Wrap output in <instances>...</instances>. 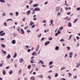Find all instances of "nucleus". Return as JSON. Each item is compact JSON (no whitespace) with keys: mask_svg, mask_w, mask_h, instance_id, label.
<instances>
[{"mask_svg":"<svg viewBox=\"0 0 80 80\" xmlns=\"http://www.w3.org/2000/svg\"><path fill=\"white\" fill-rule=\"evenodd\" d=\"M2 73L3 75H6V71L3 70H2Z\"/></svg>","mask_w":80,"mask_h":80,"instance_id":"obj_8","label":"nucleus"},{"mask_svg":"<svg viewBox=\"0 0 80 80\" xmlns=\"http://www.w3.org/2000/svg\"><path fill=\"white\" fill-rule=\"evenodd\" d=\"M37 77H38L40 78H43V75L42 74L40 75H38Z\"/></svg>","mask_w":80,"mask_h":80,"instance_id":"obj_13","label":"nucleus"},{"mask_svg":"<svg viewBox=\"0 0 80 80\" xmlns=\"http://www.w3.org/2000/svg\"><path fill=\"white\" fill-rule=\"evenodd\" d=\"M68 74L69 75V77H72V74H71L70 73L68 72Z\"/></svg>","mask_w":80,"mask_h":80,"instance_id":"obj_31","label":"nucleus"},{"mask_svg":"<svg viewBox=\"0 0 80 80\" xmlns=\"http://www.w3.org/2000/svg\"><path fill=\"white\" fill-rule=\"evenodd\" d=\"M21 72H22V70L20 69L18 72V74H20L21 73Z\"/></svg>","mask_w":80,"mask_h":80,"instance_id":"obj_33","label":"nucleus"},{"mask_svg":"<svg viewBox=\"0 0 80 80\" xmlns=\"http://www.w3.org/2000/svg\"><path fill=\"white\" fill-rule=\"evenodd\" d=\"M50 22L51 23V24L53 23V20H50Z\"/></svg>","mask_w":80,"mask_h":80,"instance_id":"obj_47","label":"nucleus"},{"mask_svg":"<svg viewBox=\"0 0 80 80\" xmlns=\"http://www.w3.org/2000/svg\"><path fill=\"white\" fill-rule=\"evenodd\" d=\"M38 4H35L33 5V7H38Z\"/></svg>","mask_w":80,"mask_h":80,"instance_id":"obj_15","label":"nucleus"},{"mask_svg":"<svg viewBox=\"0 0 80 80\" xmlns=\"http://www.w3.org/2000/svg\"><path fill=\"white\" fill-rule=\"evenodd\" d=\"M31 68V65H28V69H30Z\"/></svg>","mask_w":80,"mask_h":80,"instance_id":"obj_32","label":"nucleus"},{"mask_svg":"<svg viewBox=\"0 0 80 80\" xmlns=\"http://www.w3.org/2000/svg\"><path fill=\"white\" fill-rule=\"evenodd\" d=\"M45 39V38H42L41 39V41H43V40H44Z\"/></svg>","mask_w":80,"mask_h":80,"instance_id":"obj_45","label":"nucleus"},{"mask_svg":"<svg viewBox=\"0 0 80 80\" xmlns=\"http://www.w3.org/2000/svg\"><path fill=\"white\" fill-rule=\"evenodd\" d=\"M32 66L33 68H34L35 67V64H32Z\"/></svg>","mask_w":80,"mask_h":80,"instance_id":"obj_50","label":"nucleus"},{"mask_svg":"<svg viewBox=\"0 0 80 80\" xmlns=\"http://www.w3.org/2000/svg\"><path fill=\"white\" fill-rule=\"evenodd\" d=\"M52 64H53V62L51 61L49 62V65H52Z\"/></svg>","mask_w":80,"mask_h":80,"instance_id":"obj_27","label":"nucleus"},{"mask_svg":"<svg viewBox=\"0 0 80 80\" xmlns=\"http://www.w3.org/2000/svg\"><path fill=\"white\" fill-rule=\"evenodd\" d=\"M48 3V1H46L44 3V5H47Z\"/></svg>","mask_w":80,"mask_h":80,"instance_id":"obj_59","label":"nucleus"},{"mask_svg":"<svg viewBox=\"0 0 80 80\" xmlns=\"http://www.w3.org/2000/svg\"><path fill=\"white\" fill-rule=\"evenodd\" d=\"M23 61V58H21L20 59H19V62H20V63L22 62Z\"/></svg>","mask_w":80,"mask_h":80,"instance_id":"obj_16","label":"nucleus"},{"mask_svg":"<svg viewBox=\"0 0 80 80\" xmlns=\"http://www.w3.org/2000/svg\"><path fill=\"white\" fill-rule=\"evenodd\" d=\"M9 20H11V21H13V20L12 19H9L7 20V22H8V21H9Z\"/></svg>","mask_w":80,"mask_h":80,"instance_id":"obj_43","label":"nucleus"},{"mask_svg":"<svg viewBox=\"0 0 80 80\" xmlns=\"http://www.w3.org/2000/svg\"><path fill=\"white\" fill-rule=\"evenodd\" d=\"M0 2H1V3H5V1L4 0H0Z\"/></svg>","mask_w":80,"mask_h":80,"instance_id":"obj_22","label":"nucleus"},{"mask_svg":"<svg viewBox=\"0 0 80 80\" xmlns=\"http://www.w3.org/2000/svg\"><path fill=\"white\" fill-rule=\"evenodd\" d=\"M34 24V23L32 21L30 22V24H29V26H32Z\"/></svg>","mask_w":80,"mask_h":80,"instance_id":"obj_10","label":"nucleus"},{"mask_svg":"<svg viewBox=\"0 0 80 80\" xmlns=\"http://www.w3.org/2000/svg\"><path fill=\"white\" fill-rule=\"evenodd\" d=\"M21 32H22V33H21V35H23V34L25 33V31H24L23 29H21Z\"/></svg>","mask_w":80,"mask_h":80,"instance_id":"obj_5","label":"nucleus"},{"mask_svg":"<svg viewBox=\"0 0 80 80\" xmlns=\"http://www.w3.org/2000/svg\"><path fill=\"white\" fill-rule=\"evenodd\" d=\"M30 12L31 11L30 10H28V11L26 12L27 15H30Z\"/></svg>","mask_w":80,"mask_h":80,"instance_id":"obj_11","label":"nucleus"},{"mask_svg":"<svg viewBox=\"0 0 80 80\" xmlns=\"http://www.w3.org/2000/svg\"><path fill=\"white\" fill-rule=\"evenodd\" d=\"M67 48L68 49V50H70V47H67Z\"/></svg>","mask_w":80,"mask_h":80,"instance_id":"obj_39","label":"nucleus"},{"mask_svg":"<svg viewBox=\"0 0 80 80\" xmlns=\"http://www.w3.org/2000/svg\"><path fill=\"white\" fill-rule=\"evenodd\" d=\"M28 79V78H24V80H27Z\"/></svg>","mask_w":80,"mask_h":80,"instance_id":"obj_64","label":"nucleus"},{"mask_svg":"<svg viewBox=\"0 0 80 80\" xmlns=\"http://www.w3.org/2000/svg\"><path fill=\"white\" fill-rule=\"evenodd\" d=\"M48 39H49V41H51L52 40H53V38H52V37H51L49 38Z\"/></svg>","mask_w":80,"mask_h":80,"instance_id":"obj_24","label":"nucleus"},{"mask_svg":"<svg viewBox=\"0 0 80 80\" xmlns=\"http://www.w3.org/2000/svg\"><path fill=\"white\" fill-rule=\"evenodd\" d=\"M60 42H63V41H64V39H60Z\"/></svg>","mask_w":80,"mask_h":80,"instance_id":"obj_42","label":"nucleus"},{"mask_svg":"<svg viewBox=\"0 0 80 80\" xmlns=\"http://www.w3.org/2000/svg\"><path fill=\"white\" fill-rule=\"evenodd\" d=\"M17 64H15V65H14V67H15V68H17Z\"/></svg>","mask_w":80,"mask_h":80,"instance_id":"obj_60","label":"nucleus"},{"mask_svg":"<svg viewBox=\"0 0 80 80\" xmlns=\"http://www.w3.org/2000/svg\"><path fill=\"white\" fill-rule=\"evenodd\" d=\"M4 35H5V33L3 32L1 34H0V36H4Z\"/></svg>","mask_w":80,"mask_h":80,"instance_id":"obj_23","label":"nucleus"},{"mask_svg":"<svg viewBox=\"0 0 80 80\" xmlns=\"http://www.w3.org/2000/svg\"><path fill=\"white\" fill-rule=\"evenodd\" d=\"M15 13L16 16H18L19 15V13L17 12H16Z\"/></svg>","mask_w":80,"mask_h":80,"instance_id":"obj_28","label":"nucleus"},{"mask_svg":"<svg viewBox=\"0 0 80 80\" xmlns=\"http://www.w3.org/2000/svg\"><path fill=\"white\" fill-rule=\"evenodd\" d=\"M35 25H33L31 27L32 28H35Z\"/></svg>","mask_w":80,"mask_h":80,"instance_id":"obj_40","label":"nucleus"},{"mask_svg":"<svg viewBox=\"0 0 80 80\" xmlns=\"http://www.w3.org/2000/svg\"><path fill=\"white\" fill-rule=\"evenodd\" d=\"M12 72L13 71L12 70H11V71H10L9 73V75H12Z\"/></svg>","mask_w":80,"mask_h":80,"instance_id":"obj_30","label":"nucleus"},{"mask_svg":"<svg viewBox=\"0 0 80 80\" xmlns=\"http://www.w3.org/2000/svg\"><path fill=\"white\" fill-rule=\"evenodd\" d=\"M61 15V13H60V12H58V13H57L58 16H60V15Z\"/></svg>","mask_w":80,"mask_h":80,"instance_id":"obj_35","label":"nucleus"},{"mask_svg":"<svg viewBox=\"0 0 80 80\" xmlns=\"http://www.w3.org/2000/svg\"><path fill=\"white\" fill-rule=\"evenodd\" d=\"M10 15H11V16L12 15H13V14L12 13H9Z\"/></svg>","mask_w":80,"mask_h":80,"instance_id":"obj_55","label":"nucleus"},{"mask_svg":"<svg viewBox=\"0 0 80 80\" xmlns=\"http://www.w3.org/2000/svg\"><path fill=\"white\" fill-rule=\"evenodd\" d=\"M50 43V42L47 41L44 43V46H47V45H48Z\"/></svg>","mask_w":80,"mask_h":80,"instance_id":"obj_3","label":"nucleus"},{"mask_svg":"<svg viewBox=\"0 0 80 80\" xmlns=\"http://www.w3.org/2000/svg\"><path fill=\"white\" fill-rule=\"evenodd\" d=\"M1 46L2 47H3V48H5V46L4 44H1Z\"/></svg>","mask_w":80,"mask_h":80,"instance_id":"obj_21","label":"nucleus"},{"mask_svg":"<svg viewBox=\"0 0 80 80\" xmlns=\"http://www.w3.org/2000/svg\"><path fill=\"white\" fill-rule=\"evenodd\" d=\"M30 30H28L27 31V33H30Z\"/></svg>","mask_w":80,"mask_h":80,"instance_id":"obj_56","label":"nucleus"},{"mask_svg":"<svg viewBox=\"0 0 80 80\" xmlns=\"http://www.w3.org/2000/svg\"><path fill=\"white\" fill-rule=\"evenodd\" d=\"M1 51H2V52L3 53H4V54H6V53H7V52L5 51H4L3 50H1Z\"/></svg>","mask_w":80,"mask_h":80,"instance_id":"obj_17","label":"nucleus"},{"mask_svg":"<svg viewBox=\"0 0 80 80\" xmlns=\"http://www.w3.org/2000/svg\"><path fill=\"white\" fill-rule=\"evenodd\" d=\"M17 30L18 32H19L20 31V28H18Z\"/></svg>","mask_w":80,"mask_h":80,"instance_id":"obj_63","label":"nucleus"},{"mask_svg":"<svg viewBox=\"0 0 80 80\" xmlns=\"http://www.w3.org/2000/svg\"><path fill=\"white\" fill-rule=\"evenodd\" d=\"M32 56H37V55H38V54H37L36 52H33L32 53Z\"/></svg>","mask_w":80,"mask_h":80,"instance_id":"obj_4","label":"nucleus"},{"mask_svg":"<svg viewBox=\"0 0 80 80\" xmlns=\"http://www.w3.org/2000/svg\"><path fill=\"white\" fill-rule=\"evenodd\" d=\"M10 57H11V56L10 55V54H8V56L7 57V58H8H8H10Z\"/></svg>","mask_w":80,"mask_h":80,"instance_id":"obj_19","label":"nucleus"},{"mask_svg":"<svg viewBox=\"0 0 80 80\" xmlns=\"http://www.w3.org/2000/svg\"><path fill=\"white\" fill-rule=\"evenodd\" d=\"M17 53L16 52L15 53L14 55V56L13 57V58H15V57L17 56Z\"/></svg>","mask_w":80,"mask_h":80,"instance_id":"obj_26","label":"nucleus"},{"mask_svg":"<svg viewBox=\"0 0 80 80\" xmlns=\"http://www.w3.org/2000/svg\"><path fill=\"white\" fill-rule=\"evenodd\" d=\"M38 64H40V63H41L42 65H43L44 63V62H43V61L42 60H40L38 62Z\"/></svg>","mask_w":80,"mask_h":80,"instance_id":"obj_1","label":"nucleus"},{"mask_svg":"<svg viewBox=\"0 0 80 80\" xmlns=\"http://www.w3.org/2000/svg\"><path fill=\"white\" fill-rule=\"evenodd\" d=\"M68 27H72V23L70 22L68 23Z\"/></svg>","mask_w":80,"mask_h":80,"instance_id":"obj_12","label":"nucleus"},{"mask_svg":"<svg viewBox=\"0 0 80 80\" xmlns=\"http://www.w3.org/2000/svg\"><path fill=\"white\" fill-rule=\"evenodd\" d=\"M35 78L33 76H32L30 78V80H35Z\"/></svg>","mask_w":80,"mask_h":80,"instance_id":"obj_14","label":"nucleus"},{"mask_svg":"<svg viewBox=\"0 0 80 80\" xmlns=\"http://www.w3.org/2000/svg\"><path fill=\"white\" fill-rule=\"evenodd\" d=\"M77 20H78V19H76L74 21V23H75V22H77Z\"/></svg>","mask_w":80,"mask_h":80,"instance_id":"obj_48","label":"nucleus"},{"mask_svg":"<svg viewBox=\"0 0 80 80\" xmlns=\"http://www.w3.org/2000/svg\"><path fill=\"white\" fill-rule=\"evenodd\" d=\"M33 60V59H32V60L30 61V62L31 63H34Z\"/></svg>","mask_w":80,"mask_h":80,"instance_id":"obj_37","label":"nucleus"},{"mask_svg":"<svg viewBox=\"0 0 80 80\" xmlns=\"http://www.w3.org/2000/svg\"><path fill=\"white\" fill-rule=\"evenodd\" d=\"M31 51V50L30 49H29L27 50L28 52H30Z\"/></svg>","mask_w":80,"mask_h":80,"instance_id":"obj_51","label":"nucleus"},{"mask_svg":"<svg viewBox=\"0 0 80 80\" xmlns=\"http://www.w3.org/2000/svg\"><path fill=\"white\" fill-rule=\"evenodd\" d=\"M39 48H40V45H38V47H37V48L38 49H39Z\"/></svg>","mask_w":80,"mask_h":80,"instance_id":"obj_57","label":"nucleus"},{"mask_svg":"<svg viewBox=\"0 0 80 80\" xmlns=\"http://www.w3.org/2000/svg\"><path fill=\"white\" fill-rule=\"evenodd\" d=\"M80 66V63L78 62L76 63V68H78Z\"/></svg>","mask_w":80,"mask_h":80,"instance_id":"obj_7","label":"nucleus"},{"mask_svg":"<svg viewBox=\"0 0 80 80\" xmlns=\"http://www.w3.org/2000/svg\"><path fill=\"white\" fill-rule=\"evenodd\" d=\"M57 11H59L60 10V8H56Z\"/></svg>","mask_w":80,"mask_h":80,"instance_id":"obj_38","label":"nucleus"},{"mask_svg":"<svg viewBox=\"0 0 80 80\" xmlns=\"http://www.w3.org/2000/svg\"><path fill=\"white\" fill-rule=\"evenodd\" d=\"M12 44H15V43H16V41L14 39L12 41Z\"/></svg>","mask_w":80,"mask_h":80,"instance_id":"obj_9","label":"nucleus"},{"mask_svg":"<svg viewBox=\"0 0 80 80\" xmlns=\"http://www.w3.org/2000/svg\"><path fill=\"white\" fill-rule=\"evenodd\" d=\"M29 47V46H26V48L27 49H28V48Z\"/></svg>","mask_w":80,"mask_h":80,"instance_id":"obj_62","label":"nucleus"},{"mask_svg":"<svg viewBox=\"0 0 80 80\" xmlns=\"http://www.w3.org/2000/svg\"><path fill=\"white\" fill-rule=\"evenodd\" d=\"M42 36V34H39L38 35V37H40Z\"/></svg>","mask_w":80,"mask_h":80,"instance_id":"obj_41","label":"nucleus"},{"mask_svg":"<svg viewBox=\"0 0 80 80\" xmlns=\"http://www.w3.org/2000/svg\"><path fill=\"white\" fill-rule=\"evenodd\" d=\"M63 27L62 26L59 29V30H63Z\"/></svg>","mask_w":80,"mask_h":80,"instance_id":"obj_29","label":"nucleus"},{"mask_svg":"<svg viewBox=\"0 0 80 80\" xmlns=\"http://www.w3.org/2000/svg\"><path fill=\"white\" fill-rule=\"evenodd\" d=\"M77 11H79V10H80V7L77 8Z\"/></svg>","mask_w":80,"mask_h":80,"instance_id":"obj_52","label":"nucleus"},{"mask_svg":"<svg viewBox=\"0 0 80 80\" xmlns=\"http://www.w3.org/2000/svg\"><path fill=\"white\" fill-rule=\"evenodd\" d=\"M4 26H5V27H7V23L6 22H5L4 23Z\"/></svg>","mask_w":80,"mask_h":80,"instance_id":"obj_36","label":"nucleus"},{"mask_svg":"<svg viewBox=\"0 0 80 80\" xmlns=\"http://www.w3.org/2000/svg\"><path fill=\"white\" fill-rule=\"evenodd\" d=\"M58 49H59V47L58 46H56L55 48L56 50H58Z\"/></svg>","mask_w":80,"mask_h":80,"instance_id":"obj_18","label":"nucleus"},{"mask_svg":"<svg viewBox=\"0 0 80 80\" xmlns=\"http://www.w3.org/2000/svg\"><path fill=\"white\" fill-rule=\"evenodd\" d=\"M72 54H73V52H72L69 53V54L70 56L69 58H72Z\"/></svg>","mask_w":80,"mask_h":80,"instance_id":"obj_6","label":"nucleus"},{"mask_svg":"<svg viewBox=\"0 0 80 80\" xmlns=\"http://www.w3.org/2000/svg\"><path fill=\"white\" fill-rule=\"evenodd\" d=\"M2 16L3 17H5V16H6V13H5V12H3L2 14Z\"/></svg>","mask_w":80,"mask_h":80,"instance_id":"obj_25","label":"nucleus"},{"mask_svg":"<svg viewBox=\"0 0 80 80\" xmlns=\"http://www.w3.org/2000/svg\"><path fill=\"white\" fill-rule=\"evenodd\" d=\"M60 33H61V32H60V30L58 31V32H57V33H58V34H60Z\"/></svg>","mask_w":80,"mask_h":80,"instance_id":"obj_54","label":"nucleus"},{"mask_svg":"<svg viewBox=\"0 0 80 80\" xmlns=\"http://www.w3.org/2000/svg\"><path fill=\"white\" fill-rule=\"evenodd\" d=\"M48 78L49 79V80H51V78H52V77H51V76H48Z\"/></svg>","mask_w":80,"mask_h":80,"instance_id":"obj_34","label":"nucleus"},{"mask_svg":"<svg viewBox=\"0 0 80 80\" xmlns=\"http://www.w3.org/2000/svg\"><path fill=\"white\" fill-rule=\"evenodd\" d=\"M76 38L77 40H78L80 38L78 36H76Z\"/></svg>","mask_w":80,"mask_h":80,"instance_id":"obj_46","label":"nucleus"},{"mask_svg":"<svg viewBox=\"0 0 80 80\" xmlns=\"http://www.w3.org/2000/svg\"><path fill=\"white\" fill-rule=\"evenodd\" d=\"M26 7L28 8H28H29V6H28V5H26Z\"/></svg>","mask_w":80,"mask_h":80,"instance_id":"obj_58","label":"nucleus"},{"mask_svg":"<svg viewBox=\"0 0 80 80\" xmlns=\"http://www.w3.org/2000/svg\"><path fill=\"white\" fill-rule=\"evenodd\" d=\"M66 68H62L61 69V71H62V70H65Z\"/></svg>","mask_w":80,"mask_h":80,"instance_id":"obj_44","label":"nucleus"},{"mask_svg":"<svg viewBox=\"0 0 80 80\" xmlns=\"http://www.w3.org/2000/svg\"><path fill=\"white\" fill-rule=\"evenodd\" d=\"M32 2H33V0H31V1L29 3V4H32Z\"/></svg>","mask_w":80,"mask_h":80,"instance_id":"obj_49","label":"nucleus"},{"mask_svg":"<svg viewBox=\"0 0 80 80\" xmlns=\"http://www.w3.org/2000/svg\"><path fill=\"white\" fill-rule=\"evenodd\" d=\"M58 76V74L56 73L54 75V77H57Z\"/></svg>","mask_w":80,"mask_h":80,"instance_id":"obj_20","label":"nucleus"},{"mask_svg":"<svg viewBox=\"0 0 80 80\" xmlns=\"http://www.w3.org/2000/svg\"><path fill=\"white\" fill-rule=\"evenodd\" d=\"M72 35H71L69 36V38L68 39V40H70V38H71L72 37Z\"/></svg>","mask_w":80,"mask_h":80,"instance_id":"obj_53","label":"nucleus"},{"mask_svg":"<svg viewBox=\"0 0 80 80\" xmlns=\"http://www.w3.org/2000/svg\"><path fill=\"white\" fill-rule=\"evenodd\" d=\"M7 6H8V7H10V4H8Z\"/></svg>","mask_w":80,"mask_h":80,"instance_id":"obj_61","label":"nucleus"},{"mask_svg":"<svg viewBox=\"0 0 80 80\" xmlns=\"http://www.w3.org/2000/svg\"><path fill=\"white\" fill-rule=\"evenodd\" d=\"M35 11H38V12H40V8H36L32 11V12H35Z\"/></svg>","mask_w":80,"mask_h":80,"instance_id":"obj_2","label":"nucleus"}]
</instances>
